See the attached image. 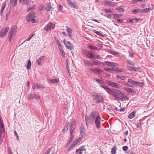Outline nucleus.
I'll list each match as a JSON object with an SVG mask.
<instances>
[{"mask_svg": "<svg viewBox=\"0 0 154 154\" xmlns=\"http://www.w3.org/2000/svg\"><path fill=\"white\" fill-rule=\"evenodd\" d=\"M70 139L69 141V144L72 141L74 137V135L73 134V133H70Z\"/></svg>", "mask_w": 154, "mask_h": 154, "instance_id": "37998d69", "label": "nucleus"}, {"mask_svg": "<svg viewBox=\"0 0 154 154\" xmlns=\"http://www.w3.org/2000/svg\"><path fill=\"white\" fill-rule=\"evenodd\" d=\"M50 3H48L45 6V9L47 11H50L53 9Z\"/></svg>", "mask_w": 154, "mask_h": 154, "instance_id": "dca6fc26", "label": "nucleus"}, {"mask_svg": "<svg viewBox=\"0 0 154 154\" xmlns=\"http://www.w3.org/2000/svg\"><path fill=\"white\" fill-rule=\"evenodd\" d=\"M69 6L70 7H72L75 9H77L78 8V6H77V5L76 3L74 2H72L70 5H69Z\"/></svg>", "mask_w": 154, "mask_h": 154, "instance_id": "c9c22d12", "label": "nucleus"}, {"mask_svg": "<svg viewBox=\"0 0 154 154\" xmlns=\"http://www.w3.org/2000/svg\"><path fill=\"white\" fill-rule=\"evenodd\" d=\"M101 86L102 88H103L109 94L111 90L110 89L106 86L103 85H102Z\"/></svg>", "mask_w": 154, "mask_h": 154, "instance_id": "b1692460", "label": "nucleus"}, {"mask_svg": "<svg viewBox=\"0 0 154 154\" xmlns=\"http://www.w3.org/2000/svg\"><path fill=\"white\" fill-rule=\"evenodd\" d=\"M103 72V70L102 69H95L94 73L97 74H100Z\"/></svg>", "mask_w": 154, "mask_h": 154, "instance_id": "2f4dec72", "label": "nucleus"}, {"mask_svg": "<svg viewBox=\"0 0 154 154\" xmlns=\"http://www.w3.org/2000/svg\"><path fill=\"white\" fill-rule=\"evenodd\" d=\"M93 32L96 34L97 35L101 36L102 37H103L104 36L103 35L101 34L98 31H96L95 30H93Z\"/></svg>", "mask_w": 154, "mask_h": 154, "instance_id": "a19ab883", "label": "nucleus"}, {"mask_svg": "<svg viewBox=\"0 0 154 154\" xmlns=\"http://www.w3.org/2000/svg\"><path fill=\"white\" fill-rule=\"evenodd\" d=\"M5 5H6V2H3L2 5V8H1V10H4V8H5Z\"/></svg>", "mask_w": 154, "mask_h": 154, "instance_id": "13d9d810", "label": "nucleus"}, {"mask_svg": "<svg viewBox=\"0 0 154 154\" xmlns=\"http://www.w3.org/2000/svg\"><path fill=\"white\" fill-rule=\"evenodd\" d=\"M92 61L94 62V63H93V64H94L95 65H98V66H100L101 65V63H100V62H99V61L96 62V61Z\"/></svg>", "mask_w": 154, "mask_h": 154, "instance_id": "3c124183", "label": "nucleus"}, {"mask_svg": "<svg viewBox=\"0 0 154 154\" xmlns=\"http://www.w3.org/2000/svg\"><path fill=\"white\" fill-rule=\"evenodd\" d=\"M59 79H52L48 80V82L49 83L54 84L55 83H59Z\"/></svg>", "mask_w": 154, "mask_h": 154, "instance_id": "aec40b11", "label": "nucleus"}, {"mask_svg": "<svg viewBox=\"0 0 154 154\" xmlns=\"http://www.w3.org/2000/svg\"><path fill=\"white\" fill-rule=\"evenodd\" d=\"M152 9V8H145L141 10V13H147L148 12L150 11H151Z\"/></svg>", "mask_w": 154, "mask_h": 154, "instance_id": "c85d7f7f", "label": "nucleus"}, {"mask_svg": "<svg viewBox=\"0 0 154 154\" xmlns=\"http://www.w3.org/2000/svg\"><path fill=\"white\" fill-rule=\"evenodd\" d=\"M88 47L90 49L92 50H96L97 51H99L101 50L100 48H98L95 46L91 45H88Z\"/></svg>", "mask_w": 154, "mask_h": 154, "instance_id": "c756f323", "label": "nucleus"}, {"mask_svg": "<svg viewBox=\"0 0 154 154\" xmlns=\"http://www.w3.org/2000/svg\"><path fill=\"white\" fill-rule=\"evenodd\" d=\"M50 149H49L47 151H46V152L45 153V154H49L50 153Z\"/></svg>", "mask_w": 154, "mask_h": 154, "instance_id": "774afa93", "label": "nucleus"}, {"mask_svg": "<svg viewBox=\"0 0 154 154\" xmlns=\"http://www.w3.org/2000/svg\"><path fill=\"white\" fill-rule=\"evenodd\" d=\"M80 131L82 136H83L85 134V130L83 126H82L80 127Z\"/></svg>", "mask_w": 154, "mask_h": 154, "instance_id": "a878e982", "label": "nucleus"}, {"mask_svg": "<svg viewBox=\"0 0 154 154\" xmlns=\"http://www.w3.org/2000/svg\"><path fill=\"white\" fill-rule=\"evenodd\" d=\"M31 62L30 60H29L27 63V65L26 66V68L27 69L29 70L31 68Z\"/></svg>", "mask_w": 154, "mask_h": 154, "instance_id": "e433bc0d", "label": "nucleus"}, {"mask_svg": "<svg viewBox=\"0 0 154 154\" xmlns=\"http://www.w3.org/2000/svg\"><path fill=\"white\" fill-rule=\"evenodd\" d=\"M125 90L127 92L129 93H131L132 92L133 89L130 88H125Z\"/></svg>", "mask_w": 154, "mask_h": 154, "instance_id": "58836bf2", "label": "nucleus"}, {"mask_svg": "<svg viewBox=\"0 0 154 154\" xmlns=\"http://www.w3.org/2000/svg\"><path fill=\"white\" fill-rule=\"evenodd\" d=\"M117 149L116 147V146L113 147L111 150V152L112 154H115L116 153V150Z\"/></svg>", "mask_w": 154, "mask_h": 154, "instance_id": "4c0bfd02", "label": "nucleus"}, {"mask_svg": "<svg viewBox=\"0 0 154 154\" xmlns=\"http://www.w3.org/2000/svg\"><path fill=\"white\" fill-rule=\"evenodd\" d=\"M67 29V32L68 33V35L69 37H71L72 36V30L71 29L68 28L67 26L66 27Z\"/></svg>", "mask_w": 154, "mask_h": 154, "instance_id": "5701e85b", "label": "nucleus"}, {"mask_svg": "<svg viewBox=\"0 0 154 154\" xmlns=\"http://www.w3.org/2000/svg\"><path fill=\"white\" fill-rule=\"evenodd\" d=\"M116 77L118 79H120L123 80H124L125 78V77L124 76L117 75Z\"/></svg>", "mask_w": 154, "mask_h": 154, "instance_id": "79ce46f5", "label": "nucleus"}, {"mask_svg": "<svg viewBox=\"0 0 154 154\" xmlns=\"http://www.w3.org/2000/svg\"><path fill=\"white\" fill-rule=\"evenodd\" d=\"M143 85V82H135L134 85L137 86H140L142 87V86Z\"/></svg>", "mask_w": 154, "mask_h": 154, "instance_id": "cd10ccee", "label": "nucleus"}, {"mask_svg": "<svg viewBox=\"0 0 154 154\" xmlns=\"http://www.w3.org/2000/svg\"><path fill=\"white\" fill-rule=\"evenodd\" d=\"M107 83L108 86L117 88H119L120 86V85L119 84L110 81H108Z\"/></svg>", "mask_w": 154, "mask_h": 154, "instance_id": "0eeeda50", "label": "nucleus"}, {"mask_svg": "<svg viewBox=\"0 0 154 154\" xmlns=\"http://www.w3.org/2000/svg\"><path fill=\"white\" fill-rule=\"evenodd\" d=\"M31 0H20V2L22 4L28 5L31 2Z\"/></svg>", "mask_w": 154, "mask_h": 154, "instance_id": "4be33fe9", "label": "nucleus"}, {"mask_svg": "<svg viewBox=\"0 0 154 154\" xmlns=\"http://www.w3.org/2000/svg\"><path fill=\"white\" fill-rule=\"evenodd\" d=\"M64 44L66 48L71 50L72 48V44L69 42H66V43L64 42Z\"/></svg>", "mask_w": 154, "mask_h": 154, "instance_id": "2eb2a0df", "label": "nucleus"}, {"mask_svg": "<svg viewBox=\"0 0 154 154\" xmlns=\"http://www.w3.org/2000/svg\"><path fill=\"white\" fill-rule=\"evenodd\" d=\"M104 69L106 71H115V69H114V68H109V69H108L107 68H104Z\"/></svg>", "mask_w": 154, "mask_h": 154, "instance_id": "09e8293b", "label": "nucleus"}, {"mask_svg": "<svg viewBox=\"0 0 154 154\" xmlns=\"http://www.w3.org/2000/svg\"><path fill=\"white\" fill-rule=\"evenodd\" d=\"M110 53L113 55H118L119 54V53L117 52H116L114 51H111Z\"/></svg>", "mask_w": 154, "mask_h": 154, "instance_id": "864d4df0", "label": "nucleus"}, {"mask_svg": "<svg viewBox=\"0 0 154 154\" xmlns=\"http://www.w3.org/2000/svg\"><path fill=\"white\" fill-rule=\"evenodd\" d=\"M85 146H82L81 147H80L79 149V151H81L82 152L83 151H85L86 150V149L84 148Z\"/></svg>", "mask_w": 154, "mask_h": 154, "instance_id": "603ef678", "label": "nucleus"}, {"mask_svg": "<svg viewBox=\"0 0 154 154\" xmlns=\"http://www.w3.org/2000/svg\"><path fill=\"white\" fill-rule=\"evenodd\" d=\"M74 147H75L72 144L69 147L68 149V150L70 151L71 149H72Z\"/></svg>", "mask_w": 154, "mask_h": 154, "instance_id": "0e129e2a", "label": "nucleus"}, {"mask_svg": "<svg viewBox=\"0 0 154 154\" xmlns=\"http://www.w3.org/2000/svg\"><path fill=\"white\" fill-rule=\"evenodd\" d=\"M115 71H116L120 72H124L125 71V69L123 68H116Z\"/></svg>", "mask_w": 154, "mask_h": 154, "instance_id": "c03bdc74", "label": "nucleus"}, {"mask_svg": "<svg viewBox=\"0 0 154 154\" xmlns=\"http://www.w3.org/2000/svg\"><path fill=\"white\" fill-rule=\"evenodd\" d=\"M103 11L105 13H112V10L104 9H103Z\"/></svg>", "mask_w": 154, "mask_h": 154, "instance_id": "49530a36", "label": "nucleus"}, {"mask_svg": "<svg viewBox=\"0 0 154 154\" xmlns=\"http://www.w3.org/2000/svg\"><path fill=\"white\" fill-rule=\"evenodd\" d=\"M135 82V81H133L132 79H129L128 81V82L134 85Z\"/></svg>", "mask_w": 154, "mask_h": 154, "instance_id": "a18cd8bd", "label": "nucleus"}, {"mask_svg": "<svg viewBox=\"0 0 154 154\" xmlns=\"http://www.w3.org/2000/svg\"><path fill=\"white\" fill-rule=\"evenodd\" d=\"M45 57V56H42L40 57L38 59H37V62L38 65H40L41 64L42 61L43 60Z\"/></svg>", "mask_w": 154, "mask_h": 154, "instance_id": "6ab92c4d", "label": "nucleus"}, {"mask_svg": "<svg viewBox=\"0 0 154 154\" xmlns=\"http://www.w3.org/2000/svg\"><path fill=\"white\" fill-rule=\"evenodd\" d=\"M103 64L106 65L107 66H109L112 67H116L117 66V64L114 62L106 61L103 62Z\"/></svg>", "mask_w": 154, "mask_h": 154, "instance_id": "9b49d317", "label": "nucleus"}, {"mask_svg": "<svg viewBox=\"0 0 154 154\" xmlns=\"http://www.w3.org/2000/svg\"><path fill=\"white\" fill-rule=\"evenodd\" d=\"M45 87L43 85L39 83H34L33 85L32 86L33 89H39L44 88Z\"/></svg>", "mask_w": 154, "mask_h": 154, "instance_id": "1a4fd4ad", "label": "nucleus"}, {"mask_svg": "<svg viewBox=\"0 0 154 154\" xmlns=\"http://www.w3.org/2000/svg\"><path fill=\"white\" fill-rule=\"evenodd\" d=\"M122 92L120 90L117 89H114L112 90L109 93V94L112 95L113 97L116 98L117 100H119V98L122 96Z\"/></svg>", "mask_w": 154, "mask_h": 154, "instance_id": "f03ea898", "label": "nucleus"}, {"mask_svg": "<svg viewBox=\"0 0 154 154\" xmlns=\"http://www.w3.org/2000/svg\"><path fill=\"white\" fill-rule=\"evenodd\" d=\"M95 58L98 59L99 60H100L102 59V58L100 57L99 55L95 54H93V59Z\"/></svg>", "mask_w": 154, "mask_h": 154, "instance_id": "ea45409f", "label": "nucleus"}, {"mask_svg": "<svg viewBox=\"0 0 154 154\" xmlns=\"http://www.w3.org/2000/svg\"><path fill=\"white\" fill-rule=\"evenodd\" d=\"M101 118L100 116L98 118L94 120L92 122L93 123H94L95 125L96 126V127L97 129H99L100 127L101 126Z\"/></svg>", "mask_w": 154, "mask_h": 154, "instance_id": "39448f33", "label": "nucleus"}, {"mask_svg": "<svg viewBox=\"0 0 154 154\" xmlns=\"http://www.w3.org/2000/svg\"><path fill=\"white\" fill-rule=\"evenodd\" d=\"M83 62L85 64L88 66H92L93 65V63H91V62L87 60H83Z\"/></svg>", "mask_w": 154, "mask_h": 154, "instance_id": "7c9ffc66", "label": "nucleus"}, {"mask_svg": "<svg viewBox=\"0 0 154 154\" xmlns=\"http://www.w3.org/2000/svg\"><path fill=\"white\" fill-rule=\"evenodd\" d=\"M17 0H10V4L11 5L15 6L17 4Z\"/></svg>", "mask_w": 154, "mask_h": 154, "instance_id": "f704fd0d", "label": "nucleus"}, {"mask_svg": "<svg viewBox=\"0 0 154 154\" xmlns=\"http://www.w3.org/2000/svg\"><path fill=\"white\" fill-rule=\"evenodd\" d=\"M55 27V25L52 23H50L47 24L44 28L45 31L49 32L54 29Z\"/></svg>", "mask_w": 154, "mask_h": 154, "instance_id": "20e7f679", "label": "nucleus"}, {"mask_svg": "<svg viewBox=\"0 0 154 154\" xmlns=\"http://www.w3.org/2000/svg\"><path fill=\"white\" fill-rule=\"evenodd\" d=\"M36 16L34 13L31 11L28 16L26 18V21L28 22L31 21L32 23H35L36 21L34 19Z\"/></svg>", "mask_w": 154, "mask_h": 154, "instance_id": "7ed1b4c3", "label": "nucleus"}, {"mask_svg": "<svg viewBox=\"0 0 154 154\" xmlns=\"http://www.w3.org/2000/svg\"><path fill=\"white\" fill-rule=\"evenodd\" d=\"M141 11L139 9H136L132 11V12L133 13H137L139 11Z\"/></svg>", "mask_w": 154, "mask_h": 154, "instance_id": "5fc2aeb1", "label": "nucleus"}, {"mask_svg": "<svg viewBox=\"0 0 154 154\" xmlns=\"http://www.w3.org/2000/svg\"><path fill=\"white\" fill-rule=\"evenodd\" d=\"M94 69H93V68H90L89 69V70L91 72H93L94 73Z\"/></svg>", "mask_w": 154, "mask_h": 154, "instance_id": "338daca9", "label": "nucleus"}, {"mask_svg": "<svg viewBox=\"0 0 154 154\" xmlns=\"http://www.w3.org/2000/svg\"><path fill=\"white\" fill-rule=\"evenodd\" d=\"M128 149V147L127 146H125L122 147V150L124 151H126Z\"/></svg>", "mask_w": 154, "mask_h": 154, "instance_id": "e2e57ef3", "label": "nucleus"}, {"mask_svg": "<svg viewBox=\"0 0 154 154\" xmlns=\"http://www.w3.org/2000/svg\"><path fill=\"white\" fill-rule=\"evenodd\" d=\"M34 8V7L33 6H32L31 7H29V8H28L27 10V12H29L30 11H31L32 10H33Z\"/></svg>", "mask_w": 154, "mask_h": 154, "instance_id": "680f3d73", "label": "nucleus"}, {"mask_svg": "<svg viewBox=\"0 0 154 154\" xmlns=\"http://www.w3.org/2000/svg\"><path fill=\"white\" fill-rule=\"evenodd\" d=\"M79 149H78L76 150V154H82L83 152L81 151V150L79 151Z\"/></svg>", "mask_w": 154, "mask_h": 154, "instance_id": "6e6d98bb", "label": "nucleus"}, {"mask_svg": "<svg viewBox=\"0 0 154 154\" xmlns=\"http://www.w3.org/2000/svg\"><path fill=\"white\" fill-rule=\"evenodd\" d=\"M123 93H122V96H121L119 100H121L122 101H123L125 100H128L129 98L127 97L126 96L123 95Z\"/></svg>", "mask_w": 154, "mask_h": 154, "instance_id": "bb28decb", "label": "nucleus"}, {"mask_svg": "<svg viewBox=\"0 0 154 154\" xmlns=\"http://www.w3.org/2000/svg\"><path fill=\"white\" fill-rule=\"evenodd\" d=\"M59 49L60 51H62L63 50V47L62 46V45H60L59 46H58Z\"/></svg>", "mask_w": 154, "mask_h": 154, "instance_id": "69168bd1", "label": "nucleus"}, {"mask_svg": "<svg viewBox=\"0 0 154 154\" xmlns=\"http://www.w3.org/2000/svg\"><path fill=\"white\" fill-rule=\"evenodd\" d=\"M75 122L73 121L71 124L70 128V133H72V132H73L75 127Z\"/></svg>", "mask_w": 154, "mask_h": 154, "instance_id": "412c9836", "label": "nucleus"}, {"mask_svg": "<svg viewBox=\"0 0 154 154\" xmlns=\"http://www.w3.org/2000/svg\"><path fill=\"white\" fill-rule=\"evenodd\" d=\"M55 40H56L57 44L58 46L61 45H62L60 42L57 38L56 37H55Z\"/></svg>", "mask_w": 154, "mask_h": 154, "instance_id": "de8ad7c7", "label": "nucleus"}, {"mask_svg": "<svg viewBox=\"0 0 154 154\" xmlns=\"http://www.w3.org/2000/svg\"><path fill=\"white\" fill-rule=\"evenodd\" d=\"M140 20V19H134L132 20H130V21L133 22H137L138 21Z\"/></svg>", "mask_w": 154, "mask_h": 154, "instance_id": "052dcab7", "label": "nucleus"}, {"mask_svg": "<svg viewBox=\"0 0 154 154\" xmlns=\"http://www.w3.org/2000/svg\"><path fill=\"white\" fill-rule=\"evenodd\" d=\"M9 29L8 27H5L2 29L0 32V36L2 38L4 37L8 32Z\"/></svg>", "mask_w": 154, "mask_h": 154, "instance_id": "6e6552de", "label": "nucleus"}, {"mask_svg": "<svg viewBox=\"0 0 154 154\" xmlns=\"http://www.w3.org/2000/svg\"><path fill=\"white\" fill-rule=\"evenodd\" d=\"M17 26H14L11 27L10 30V31L16 34L17 31Z\"/></svg>", "mask_w": 154, "mask_h": 154, "instance_id": "393cba45", "label": "nucleus"}, {"mask_svg": "<svg viewBox=\"0 0 154 154\" xmlns=\"http://www.w3.org/2000/svg\"><path fill=\"white\" fill-rule=\"evenodd\" d=\"M40 96L38 95L33 94H30L28 96V98L30 100L37 99L40 98Z\"/></svg>", "mask_w": 154, "mask_h": 154, "instance_id": "9d476101", "label": "nucleus"}, {"mask_svg": "<svg viewBox=\"0 0 154 154\" xmlns=\"http://www.w3.org/2000/svg\"><path fill=\"white\" fill-rule=\"evenodd\" d=\"M94 80L96 82H97L99 85H103L104 83V82L101 80L97 78H95L94 79Z\"/></svg>", "mask_w": 154, "mask_h": 154, "instance_id": "473e14b6", "label": "nucleus"}, {"mask_svg": "<svg viewBox=\"0 0 154 154\" xmlns=\"http://www.w3.org/2000/svg\"><path fill=\"white\" fill-rule=\"evenodd\" d=\"M93 98L94 100L97 102L100 103L102 102L103 100V98L101 95L96 94Z\"/></svg>", "mask_w": 154, "mask_h": 154, "instance_id": "423d86ee", "label": "nucleus"}, {"mask_svg": "<svg viewBox=\"0 0 154 154\" xmlns=\"http://www.w3.org/2000/svg\"><path fill=\"white\" fill-rule=\"evenodd\" d=\"M82 137H80L77 138L72 143V144L75 146L76 145L79 143L82 139Z\"/></svg>", "mask_w": 154, "mask_h": 154, "instance_id": "a211bd4d", "label": "nucleus"}, {"mask_svg": "<svg viewBox=\"0 0 154 154\" xmlns=\"http://www.w3.org/2000/svg\"><path fill=\"white\" fill-rule=\"evenodd\" d=\"M5 5H6V2H3L2 5V8H1V10H4V8H5Z\"/></svg>", "mask_w": 154, "mask_h": 154, "instance_id": "bf43d9fd", "label": "nucleus"}, {"mask_svg": "<svg viewBox=\"0 0 154 154\" xmlns=\"http://www.w3.org/2000/svg\"><path fill=\"white\" fill-rule=\"evenodd\" d=\"M60 54L62 56V57H65V53L64 52V51H60Z\"/></svg>", "mask_w": 154, "mask_h": 154, "instance_id": "4d7b16f0", "label": "nucleus"}, {"mask_svg": "<svg viewBox=\"0 0 154 154\" xmlns=\"http://www.w3.org/2000/svg\"><path fill=\"white\" fill-rule=\"evenodd\" d=\"M127 67L129 70L135 72L137 71L139 69V68L138 67L132 66H127Z\"/></svg>", "mask_w": 154, "mask_h": 154, "instance_id": "ddd939ff", "label": "nucleus"}, {"mask_svg": "<svg viewBox=\"0 0 154 154\" xmlns=\"http://www.w3.org/2000/svg\"><path fill=\"white\" fill-rule=\"evenodd\" d=\"M15 35L16 34L10 31H9L8 35V38L9 43H11L12 38L14 37Z\"/></svg>", "mask_w": 154, "mask_h": 154, "instance_id": "4468645a", "label": "nucleus"}, {"mask_svg": "<svg viewBox=\"0 0 154 154\" xmlns=\"http://www.w3.org/2000/svg\"><path fill=\"white\" fill-rule=\"evenodd\" d=\"M82 52L89 58L93 59V54L90 53V52L88 51L85 50H83L82 51Z\"/></svg>", "mask_w": 154, "mask_h": 154, "instance_id": "f8f14e48", "label": "nucleus"}, {"mask_svg": "<svg viewBox=\"0 0 154 154\" xmlns=\"http://www.w3.org/2000/svg\"><path fill=\"white\" fill-rule=\"evenodd\" d=\"M104 3L105 5L113 6L115 5V2H112L109 1L105 0L104 1Z\"/></svg>", "mask_w": 154, "mask_h": 154, "instance_id": "f3484780", "label": "nucleus"}, {"mask_svg": "<svg viewBox=\"0 0 154 154\" xmlns=\"http://www.w3.org/2000/svg\"><path fill=\"white\" fill-rule=\"evenodd\" d=\"M100 116L99 113L96 111L92 112L91 113L89 117L87 116L85 118L86 123H87L88 121H92Z\"/></svg>", "mask_w": 154, "mask_h": 154, "instance_id": "f257e3e1", "label": "nucleus"}, {"mask_svg": "<svg viewBox=\"0 0 154 154\" xmlns=\"http://www.w3.org/2000/svg\"><path fill=\"white\" fill-rule=\"evenodd\" d=\"M127 62L129 64L132 65H135V64L134 63L133 61L131 60H128L127 61Z\"/></svg>", "mask_w": 154, "mask_h": 154, "instance_id": "8fccbe9b", "label": "nucleus"}, {"mask_svg": "<svg viewBox=\"0 0 154 154\" xmlns=\"http://www.w3.org/2000/svg\"><path fill=\"white\" fill-rule=\"evenodd\" d=\"M135 113V112L134 111L131 113H130L128 116V118L130 119H131L133 118L134 116V115Z\"/></svg>", "mask_w": 154, "mask_h": 154, "instance_id": "72a5a7b5", "label": "nucleus"}]
</instances>
